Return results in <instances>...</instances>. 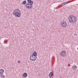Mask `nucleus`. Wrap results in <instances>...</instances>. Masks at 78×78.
Listing matches in <instances>:
<instances>
[{
    "mask_svg": "<svg viewBox=\"0 0 78 78\" xmlns=\"http://www.w3.org/2000/svg\"><path fill=\"white\" fill-rule=\"evenodd\" d=\"M32 4H33L31 5L30 3H27V4H26V7L28 9H31L32 8Z\"/></svg>",
    "mask_w": 78,
    "mask_h": 78,
    "instance_id": "nucleus-5",
    "label": "nucleus"
},
{
    "mask_svg": "<svg viewBox=\"0 0 78 78\" xmlns=\"http://www.w3.org/2000/svg\"><path fill=\"white\" fill-rule=\"evenodd\" d=\"M53 75V73L52 72H51L49 74V76L50 78H51Z\"/></svg>",
    "mask_w": 78,
    "mask_h": 78,
    "instance_id": "nucleus-9",
    "label": "nucleus"
},
{
    "mask_svg": "<svg viewBox=\"0 0 78 78\" xmlns=\"http://www.w3.org/2000/svg\"><path fill=\"white\" fill-rule=\"evenodd\" d=\"M37 53L36 51L34 52L33 54L30 55V59L32 61H34L36 60L37 58Z\"/></svg>",
    "mask_w": 78,
    "mask_h": 78,
    "instance_id": "nucleus-3",
    "label": "nucleus"
},
{
    "mask_svg": "<svg viewBox=\"0 0 78 78\" xmlns=\"http://www.w3.org/2000/svg\"><path fill=\"white\" fill-rule=\"evenodd\" d=\"M27 2L28 3L30 4V5L33 4V1H31V0H27Z\"/></svg>",
    "mask_w": 78,
    "mask_h": 78,
    "instance_id": "nucleus-8",
    "label": "nucleus"
},
{
    "mask_svg": "<svg viewBox=\"0 0 78 78\" xmlns=\"http://www.w3.org/2000/svg\"><path fill=\"white\" fill-rule=\"evenodd\" d=\"M61 26H62V27H66L67 25V24L66 22H65L64 21L62 22L61 23Z\"/></svg>",
    "mask_w": 78,
    "mask_h": 78,
    "instance_id": "nucleus-6",
    "label": "nucleus"
},
{
    "mask_svg": "<svg viewBox=\"0 0 78 78\" xmlns=\"http://www.w3.org/2000/svg\"><path fill=\"white\" fill-rule=\"evenodd\" d=\"M66 4H67V3L66 2L63 3H62V6H64Z\"/></svg>",
    "mask_w": 78,
    "mask_h": 78,
    "instance_id": "nucleus-12",
    "label": "nucleus"
},
{
    "mask_svg": "<svg viewBox=\"0 0 78 78\" xmlns=\"http://www.w3.org/2000/svg\"><path fill=\"white\" fill-rule=\"evenodd\" d=\"M66 51L63 50L61 51V53H60V55H61V56L64 58L66 57Z\"/></svg>",
    "mask_w": 78,
    "mask_h": 78,
    "instance_id": "nucleus-4",
    "label": "nucleus"
},
{
    "mask_svg": "<svg viewBox=\"0 0 78 78\" xmlns=\"http://www.w3.org/2000/svg\"><path fill=\"white\" fill-rule=\"evenodd\" d=\"M17 62H18V63H20V61H18Z\"/></svg>",
    "mask_w": 78,
    "mask_h": 78,
    "instance_id": "nucleus-16",
    "label": "nucleus"
},
{
    "mask_svg": "<svg viewBox=\"0 0 78 78\" xmlns=\"http://www.w3.org/2000/svg\"><path fill=\"white\" fill-rule=\"evenodd\" d=\"M13 15L16 17L20 18L21 17V11L18 9H14V12L12 13Z\"/></svg>",
    "mask_w": 78,
    "mask_h": 78,
    "instance_id": "nucleus-1",
    "label": "nucleus"
},
{
    "mask_svg": "<svg viewBox=\"0 0 78 78\" xmlns=\"http://www.w3.org/2000/svg\"><path fill=\"white\" fill-rule=\"evenodd\" d=\"M72 69L74 70H76L77 69V66H72Z\"/></svg>",
    "mask_w": 78,
    "mask_h": 78,
    "instance_id": "nucleus-10",
    "label": "nucleus"
},
{
    "mask_svg": "<svg viewBox=\"0 0 78 78\" xmlns=\"http://www.w3.org/2000/svg\"><path fill=\"white\" fill-rule=\"evenodd\" d=\"M69 22V23H76L77 21L76 18L74 16L71 15L69 16V17L68 18Z\"/></svg>",
    "mask_w": 78,
    "mask_h": 78,
    "instance_id": "nucleus-2",
    "label": "nucleus"
},
{
    "mask_svg": "<svg viewBox=\"0 0 78 78\" xmlns=\"http://www.w3.org/2000/svg\"><path fill=\"white\" fill-rule=\"evenodd\" d=\"M48 20L46 19V20H45V22H48Z\"/></svg>",
    "mask_w": 78,
    "mask_h": 78,
    "instance_id": "nucleus-15",
    "label": "nucleus"
},
{
    "mask_svg": "<svg viewBox=\"0 0 78 78\" xmlns=\"http://www.w3.org/2000/svg\"><path fill=\"white\" fill-rule=\"evenodd\" d=\"M77 50H78V49H77Z\"/></svg>",
    "mask_w": 78,
    "mask_h": 78,
    "instance_id": "nucleus-17",
    "label": "nucleus"
},
{
    "mask_svg": "<svg viewBox=\"0 0 78 78\" xmlns=\"http://www.w3.org/2000/svg\"><path fill=\"white\" fill-rule=\"evenodd\" d=\"M22 5H25L26 4V1H24L23 2H22V3H21Z\"/></svg>",
    "mask_w": 78,
    "mask_h": 78,
    "instance_id": "nucleus-14",
    "label": "nucleus"
},
{
    "mask_svg": "<svg viewBox=\"0 0 78 78\" xmlns=\"http://www.w3.org/2000/svg\"><path fill=\"white\" fill-rule=\"evenodd\" d=\"M4 70L3 69H0V74L1 75H2L4 74Z\"/></svg>",
    "mask_w": 78,
    "mask_h": 78,
    "instance_id": "nucleus-7",
    "label": "nucleus"
},
{
    "mask_svg": "<svg viewBox=\"0 0 78 78\" xmlns=\"http://www.w3.org/2000/svg\"><path fill=\"white\" fill-rule=\"evenodd\" d=\"M1 77L2 78H5V75L3 74H1L0 75Z\"/></svg>",
    "mask_w": 78,
    "mask_h": 78,
    "instance_id": "nucleus-13",
    "label": "nucleus"
},
{
    "mask_svg": "<svg viewBox=\"0 0 78 78\" xmlns=\"http://www.w3.org/2000/svg\"><path fill=\"white\" fill-rule=\"evenodd\" d=\"M27 73H23V76L25 77H27Z\"/></svg>",
    "mask_w": 78,
    "mask_h": 78,
    "instance_id": "nucleus-11",
    "label": "nucleus"
}]
</instances>
